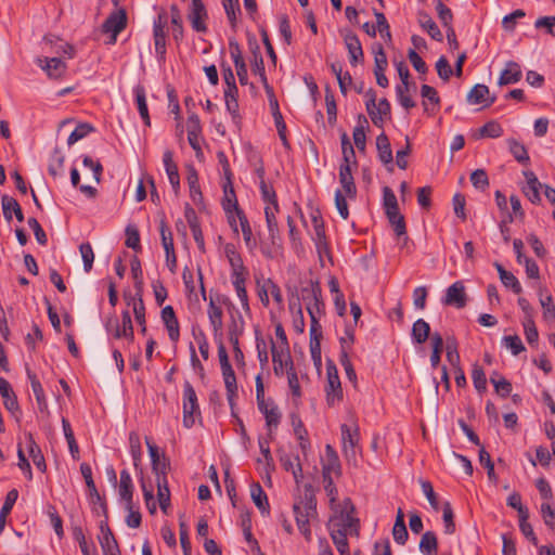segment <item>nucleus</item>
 <instances>
[{
	"label": "nucleus",
	"instance_id": "nucleus-1",
	"mask_svg": "<svg viewBox=\"0 0 555 555\" xmlns=\"http://www.w3.org/2000/svg\"><path fill=\"white\" fill-rule=\"evenodd\" d=\"M354 512L352 501L347 498L343 501L339 512L327 522L330 535L339 555H349V535L359 537L360 520L353 516Z\"/></svg>",
	"mask_w": 555,
	"mask_h": 555
},
{
	"label": "nucleus",
	"instance_id": "nucleus-2",
	"mask_svg": "<svg viewBox=\"0 0 555 555\" xmlns=\"http://www.w3.org/2000/svg\"><path fill=\"white\" fill-rule=\"evenodd\" d=\"M296 525L307 541L311 540L310 520L317 516V499L311 487H306L302 496L293 505Z\"/></svg>",
	"mask_w": 555,
	"mask_h": 555
},
{
	"label": "nucleus",
	"instance_id": "nucleus-3",
	"mask_svg": "<svg viewBox=\"0 0 555 555\" xmlns=\"http://www.w3.org/2000/svg\"><path fill=\"white\" fill-rule=\"evenodd\" d=\"M201 416V410L197 402L196 392L190 382L183 385V425L191 428L197 417Z\"/></svg>",
	"mask_w": 555,
	"mask_h": 555
},
{
	"label": "nucleus",
	"instance_id": "nucleus-4",
	"mask_svg": "<svg viewBox=\"0 0 555 555\" xmlns=\"http://www.w3.org/2000/svg\"><path fill=\"white\" fill-rule=\"evenodd\" d=\"M301 299L309 315H322L324 313V302L322 301V291L319 283L311 282L309 286L302 287Z\"/></svg>",
	"mask_w": 555,
	"mask_h": 555
},
{
	"label": "nucleus",
	"instance_id": "nucleus-5",
	"mask_svg": "<svg viewBox=\"0 0 555 555\" xmlns=\"http://www.w3.org/2000/svg\"><path fill=\"white\" fill-rule=\"evenodd\" d=\"M127 12L122 8L112 12L107 16L102 25V31L111 35L109 44L116 43L117 36L127 27Z\"/></svg>",
	"mask_w": 555,
	"mask_h": 555
},
{
	"label": "nucleus",
	"instance_id": "nucleus-6",
	"mask_svg": "<svg viewBox=\"0 0 555 555\" xmlns=\"http://www.w3.org/2000/svg\"><path fill=\"white\" fill-rule=\"evenodd\" d=\"M326 401L328 405H334L343 399V389L337 367L332 361H328L326 364Z\"/></svg>",
	"mask_w": 555,
	"mask_h": 555
},
{
	"label": "nucleus",
	"instance_id": "nucleus-7",
	"mask_svg": "<svg viewBox=\"0 0 555 555\" xmlns=\"http://www.w3.org/2000/svg\"><path fill=\"white\" fill-rule=\"evenodd\" d=\"M343 451L348 462L356 461L357 448L360 439L359 428L357 425L343 424L340 426Z\"/></svg>",
	"mask_w": 555,
	"mask_h": 555
},
{
	"label": "nucleus",
	"instance_id": "nucleus-8",
	"mask_svg": "<svg viewBox=\"0 0 555 555\" xmlns=\"http://www.w3.org/2000/svg\"><path fill=\"white\" fill-rule=\"evenodd\" d=\"M208 18L207 10L202 0H191V5L188 13V20L191 23L193 30L196 33H206Z\"/></svg>",
	"mask_w": 555,
	"mask_h": 555
},
{
	"label": "nucleus",
	"instance_id": "nucleus-9",
	"mask_svg": "<svg viewBox=\"0 0 555 555\" xmlns=\"http://www.w3.org/2000/svg\"><path fill=\"white\" fill-rule=\"evenodd\" d=\"M167 15L165 12L160 13L153 24V37L155 44V53L158 60H165L166 55V33Z\"/></svg>",
	"mask_w": 555,
	"mask_h": 555
},
{
	"label": "nucleus",
	"instance_id": "nucleus-10",
	"mask_svg": "<svg viewBox=\"0 0 555 555\" xmlns=\"http://www.w3.org/2000/svg\"><path fill=\"white\" fill-rule=\"evenodd\" d=\"M271 353L275 375L282 376L284 371L287 372L294 367V363L289 354V349L278 348L276 345L271 341Z\"/></svg>",
	"mask_w": 555,
	"mask_h": 555
},
{
	"label": "nucleus",
	"instance_id": "nucleus-11",
	"mask_svg": "<svg viewBox=\"0 0 555 555\" xmlns=\"http://www.w3.org/2000/svg\"><path fill=\"white\" fill-rule=\"evenodd\" d=\"M149 454L152 462V470L155 477L166 476L169 469V462L165 454H160L156 444H154L149 438H145Z\"/></svg>",
	"mask_w": 555,
	"mask_h": 555
},
{
	"label": "nucleus",
	"instance_id": "nucleus-12",
	"mask_svg": "<svg viewBox=\"0 0 555 555\" xmlns=\"http://www.w3.org/2000/svg\"><path fill=\"white\" fill-rule=\"evenodd\" d=\"M442 301L447 306H453L457 309L464 308L467 301L464 284L457 281L450 285Z\"/></svg>",
	"mask_w": 555,
	"mask_h": 555
},
{
	"label": "nucleus",
	"instance_id": "nucleus-13",
	"mask_svg": "<svg viewBox=\"0 0 555 555\" xmlns=\"http://www.w3.org/2000/svg\"><path fill=\"white\" fill-rule=\"evenodd\" d=\"M357 162L346 163V160H343V163L339 166V182L346 196L350 198H354L357 195V186L354 184L351 169L352 166L357 167Z\"/></svg>",
	"mask_w": 555,
	"mask_h": 555
},
{
	"label": "nucleus",
	"instance_id": "nucleus-14",
	"mask_svg": "<svg viewBox=\"0 0 555 555\" xmlns=\"http://www.w3.org/2000/svg\"><path fill=\"white\" fill-rule=\"evenodd\" d=\"M101 534L99 535V542L103 551V555H120L118 543L107 526L106 522L100 524Z\"/></svg>",
	"mask_w": 555,
	"mask_h": 555
},
{
	"label": "nucleus",
	"instance_id": "nucleus-15",
	"mask_svg": "<svg viewBox=\"0 0 555 555\" xmlns=\"http://www.w3.org/2000/svg\"><path fill=\"white\" fill-rule=\"evenodd\" d=\"M344 41L349 54V61L352 66L363 61L364 54L358 36L352 31L344 35Z\"/></svg>",
	"mask_w": 555,
	"mask_h": 555
},
{
	"label": "nucleus",
	"instance_id": "nucleus-16",
	"mask_svg": "<svg viewBox=\"0 0 555 555\" xmlns=\"http://www.w3.org/2000/svg\"><path fill=\"white\" fill-rule=\"evenodd\" d=\"M489 94V88L486 85L478 83L467 93L466 101L470 105L482 104L483 106H490L494 103L495 96L490 98Z\"/></svg>",
	"mask_w": 555,
	"mask_h": 555
},
{
	"label": "nucleus",
	"instance_id": "nucleus-17",
	"mask_svg": "<svg viewBox=\"0 0 555 555\" xmlns=\"http://www.w3.org/2000/svg\"><path fill=\"white\" fill-rule=\"evenodd\" d=\"M522 77L521 67L517 62L508 61L505 64V67L501 72V75L498 80L499 86H507L514 85L520 81Z\"/></svg>",
	"mask_w": 555,
	"mask_h": 555
},
{
	"label": "nucleus",
	"instance_id": "nucleus-18",
	"mask_svg": "<svg viewBox=\"0 0 555 555\" xmlns=\"http://www.w3.org/2000/svg\"><path fill=\"white\" fill-rule=\"evenodd\" d=\"M524 175L526 178V185L522 188L524 194L532 204H539L541 202L540 189L543 188L542 183L532 171H525Z\"/></svg>",
	"mask_w": 555,
	"mask_h": 555
},
{
	"label": "nucleus",
	"instance_id": "nucleus-19",
	"mask_svg": "<svg viewBox=\"0 0 555 555\" xmlns=\"http://www.w3.org/2000/svg\"><path fill=\"white\" fill-rule=\"evenodd\" d=\"M162 320L168 331L170 340L177 343L180 337L179 322L171 306H166L163 308Z\"/></svg>",
	"mask_w": 555,
	"mask_h": 555
},
{
	"label": "nucleus",
	"instance_id": "nucleus-20",
	"mask_svg": "<svg viewBox=\"0 0 555 555\" xmlns=\"http://www.w3.org/2000/svg\"><path fill=\"white\" fill-rule=\"evenodd\" d=\"M128 306H132L134 319L141 327V332H146L145 325V307L141 294L137 293L134 296H126Z\"/></svg>",
	"mask_w": 555,
	"mask_h": 555
},
{
	"label": "nucleus",
	"instance_id": "nucleus-21",
	"mask_svg": "<svg viewBox=\"0 0 555 555\" xmlns=\"http://www.w3.org/2000/svg\"><path fill=\"white\" fill-rule=\"evenodd\" d=\"M335 474L339 476L341 473L340 462L337 452L331 444L325 446V460L322 464V474Z\"/></svg>",
	"mask_w": 555,
	"mask_h": 555
},
{
	"label": "nucleus",
	"instance_id": "nucleus-22",
	"mask_svg": "<svg viewBox=\"0 0 555 555\" xmlns=\"http://www.w3.org/2000/svg\"><path fill=\"white\" fill-rule=\"evenodd\" d=\"M40 67L47 72L50 78L59 79L66 72V64L59 57H46L44 60H39Z\"/></svg>",
	"mask_w": 555,
	"mask_h": 555
},
{
	"label": "nucleus",
	"instance_id": "nucleus-23",
	"mask_svg": "<svg viewBox=\"0 0 555 555\" xmlns=\"http://www.w3.org/2000/svg\"><path fill=\"white\" fill-rule=\"evenodd\" d=\"M163 163L165 166L166 173L168 176V180L177 193L180 188V177L178 172V167L176 163L173 162V154L171 151L167 150L165 151L163 155Z\"/></svg>",
	"mask_w": 555,
	"mask_h": 555
},
{
	"label": "nucleus",
	"instance_id": "nucleus-24",
	"mask_svg": "<svg viewBox=\"0 0 555 555\" xmlns=\"http://www.w3.org/2000/svg\"><path fill=\"white\" fill-rule=\"evenodd\" d=\"M25 439L29 456L31 457L35 466L40 472L44 473L47 470V464L40 447L36 443L34 436L30 433L25 435Z\"/></svg>",
	"mask_w": 555,
	"mask_h": 555
},
{
	"label": "nucleus",
	"instance_id": "nucleus-25",
	"mask_svg": "<svg viewBox=\"0 0 555 555\" xmlns=\"http://www.w3.org/2000/svg\"><path fill=\"white\" fill-rule=\"evenodd\" d=\"M201 120L197 114L192 113L188 118V141L193 150L199 151Z\"/></svg>",
	"mask_w": 555,
	"mask_h": 555
},
{
	"label": "nucleus",
	"instance_id": "nucleus-26",
	"mask_svg": "<svg viewBox=\"0 0 555 555\" xmlns=\"http://www.w3.org/2000/svg\"><path fill=\"white\" fill-rule=\"evenodd\" d=\"M224 254L231 268V275L247 272L243 259L233 244L224 246Z\"/></svg>",
	"mask_w": 555,
	"mask_h": 555
},
{
	"label": "nucleus",
	"instance_id": "nucleus-27",
	"mask_svg": "<svg viewBox=\"0 0 555 555\" xmlns=\"http://www.w3.org/2000/svg\"><path fill=\"white\" fill-rule=\"evenodd\" d=\"M258 409L264 415L266 424L271 429V427H278L281 420V413L279 408L273 403H267L264 400H260L257 402Z\"/></svg>",
	"mask_w": 555,
	"mask_h": 555
},
{
	"label": "nucleus",
	"instance_id": "nucleus-28",
	"mask_svg": "<svg viewBox=\"0 0 555 555\" xmlns=\"http://www.w3.org/2000/svg\"><path fill=\"white\" fill-rule=\"evenodd\" d=\"M1 205H2V211L5 220L10 222L12 220V212H14L17 221L23 222L24 221V214L22 211V208L18 204V202L9 196L3 195L1 198Z\"/></svg>",
	"mask_w": 555,
	"mask_h": 555
},
{
	"label": "nucleus",
	"instance_id": "nucleus-29",
	"mask_svg": "<svg viewBox=\"0 0 555 555\" xmlns=\"http://www.w3.org/2000/svg\"><path fill=\"white\" fill-rule=\"evenodd\" d=\"M246 276L247 272L231 275V281L236 292V295L241 301L244 311L249 312L248 295L246 291Z\"/></svg>",
	"mask_w": 555,
	"mask_h": 555
},
{
	"label": "nucleus",
	"instance_id": "nucleus-30",
	"mask_svg": "<svg viewBox=\"0 0 555 555\" xmlns=\"http://www.w3.org/2000/svg\"><path fill=\"white\" fill-rule=\"evenodd\" d=\"M0 395L3 398V404L8 411L12 413L18 411L17 398L10 383L3 377H0Z\"/></svg>",
	"mask_w": 555,
	"mask_h": 555
},
{
	"label": "nucleus",
	"instance_id": "nucleus-31",
	"mask_svg": "<svg viewBox=\"0 0 555 555\" xmlns=\"http://www.w3.org/2000/svg\"><path fill=\"white\" fill-rule=\"evenodd\" d=\"M279 211V205L266 206L264 216L266 222L271 238V243L274 246L276 241L280 238V231L275 214Z\"/></svg>",
	"mask_w": 555,
	"mask_h": 555
},
{
	"label": "nucleus",
	"instance_id": "nucleus-32",
	"mask_svg": "<svg viewBox=\"0 0 555 555\" xmlns=\"http://www.w3.org/2000/svg\"><path fill=\"white\" fill-rule=\"evenodd\" d=\"M133 95L139 114L146 126L151 125L149 108L146 103V92L142 85H137L133 88Z\"/></svg>",
	"mask_w": 555,
	"mask_h": 555
},
{
	"label": "nucleus",
	"instance_id": "nucleus-33",
	"mask_svg": "<svg viewBox=\"0 0 555 555\" xmlns=\"http://www.w3.org/2000/svg\"><path fill=\"white\" fill-rule=\"evenodd\" d=\"M222 207L227 214L234 210L236 216H238V210H241L230 178H228V181L223 184Z\"/></svg>",
	"mask_w": 555,
	"mask_h": 555
},
{
	"label": "nucleus",
	"instance_id": "nucleus-34",
	"mask_svg": "<svg viewBox=\"0 0 555 555\" xmlns=\"http://www.w3.org/2000/svg\"><path fill=\"white\" fill-rule=\"evenodd\" d=\"M417 20H418L421 27L424 30H426L427 34L434 40L442 41V39H443L442 34H441L439 27L437 26V24L435 23V21L431 18V16L428 13H426L424 11H420L417 14Z\"/></svg>",
	"mask_w": 555,
	"mask_h": 555
},
{
	"label": "nucleus",
	"instance_id": "nucleus-35",
	"mask_svg": "<svg viewBox=\"0 0 555 555\" xmlns=\"http://www.w3.org/2000/svg\"><path fill=\"white\" fill-rule=\"evenodd\" d=\"M121 320H122L121 326L118 325V323L116 322V326H115V331H114L113 335L117 339L125 337V338L129 339L130 341H132L134 338V334H133L131 315L128 310H124L121 312Z\"/></svg>",
	"mask_w": 555,
	"mask_h": 555
},
{
	"label": "nucleus",
	"instance_id": "nucleus-36",
	"mask_svg": "<svg viewBox=\"0 0 555 555\" xmlns=\"http://www.w3.org/2000/svg\"><path fill=\"white\" fill-rule=\"evenodd\" d=\"M207 313H208L209 323L214 330L215 336L220 335L222 325H223V322H222L223 312H222L221 307L216 305L212 297H210Z\"/></svg>",
	"mask_w": 555,
	"mask_h": 555
},
{
	"label": "nucleus",
	"instance_id": "nucleus-37",
	"mask_svg": "<svg viewBox=\"0 0 555 555\" xmlns=\"http://www.w3.org/2000/svg\"><path fill=\"white\" fill-rule=\"evenodd\" d=\"M250 496L261 514H269L270 506L268 496L259 482H253L250 485Z\"/></svg>",
	"mask_w": 555,
	"mask_h": 555
},
{
	"label": "nucleus",
	"instance_id": "nucleus-38",
	"mask_svg": "<svg viewBox=\"0 0 555 555\" xmlns=\"http://www.w3.org/2000/svg\"><path fill=\"white\" fill-rule=\"evenodd\" d=\"M387 219L392 227L396 235L398 237L404 236V240L406 241V228H405V220L403 215L400 214L399 208L395 210H388L385 211Z\"/></svg>",
	"mask_w": 555,
	"mask_h": 555
},
{
	"label": "nucleus",
	"instance_id": "nucleus-39",
	"mask_svg": "<svg viewBox=\"0 0 555 555\" xmlns=\"http://www.w3.org/2000/svg\"><path fill=\"white\" fill-rule=\"evenodd\" d=\"M156 483L159 507L164 513H166L167 508L170 506V490L168 487L167 475L156 477Z\"/></svg>",
	"mask_w": 555,
	"mask_h": 555
},
{
	"label": "nucleus",
	"instance_id": "nucleus-40",
	"mask_svg": "<svg viewBox=\"0 0 555 555\" xmlns=\"http://www.w3.org/2000/svg\"><path fill=\"white\" fill-rule=\"evenodd\" d=\"M369 127V121L366 117L362 114L358 116V122L357 126L353 129V141L359 151L365 150V142H366V135H365V129Z\"/></svg>",
	"mask_w": 555,
	"mask_h": 555
},
{
	"label": "nucleus",
	"instance_id": "nucleus-41",
	"mask_svg": "<svg viewBox=\"0 0 555 555\" xmlns=\"http://www.w3.org/2000/svg\"><path fill=\"white\" fill-rule=\"evenodd\" d=\"M429 335L430 326L425 320L418 319L413 323L411 333L413 343L418 345L424 344L428 339Z\"/></svg>",
	"mask_w": 555,
	"mask_h": 555
},
{
	"label": "nucleus",
	"instance_id": "nucleus-42",
	"mask_svg": "<svg viewBox=\"0 0 555 555\" xmlns=\"http://www.w3.org/2000/svg\"><path fill=\"white\" fill-rule=\"evenodd\" d=\"M132 492L133 485L131 476L128 470L124 469L120 472L119 495L127 505H132Z\"/></svg>",
	"mask_w": 555,
	"mask_h": 555
},
{
	"label": "nucleus",
	"instance_id": "nucleus-43",
	"mask_svg": "<svg viewBox=\"0 0 555 555\" xmlns=\"http://www.w3.org/2000/svg\"><path fill=\"white\" fill-rule=\"evenodd\" d=\"M188 184L190 189V196L195 204L203 203V194L198 183V176L194 167H190L188 170Z\"/></svg>",
	"mask_w": 555,
	"mask_h": 555
},
{
	"label": "nucleus",
	"instance_id": "nucleus-44",
	"mask_svg": "<svg viewBox=\"0 0 555 555\" xmlns=\"http://www.w3.org/2000/svg\"><path fill=\"white\" fill-rule=\"evenodd\" d=\"M378 158L384 164L392 163V151L387 135L383 132L376 138Z\"/></svg>",
	"mask_w": 555,
	"mask_h": 555
},
{
	"label": "nucleus",
	"instance_id": "nucleus-45",
	"mask_svg": "<svg viewBox=\"0 0 555 555\" xmlns=\"http://www.w3.org/2000/svg\"><path fill=\"white\" fill-rule=\"evenodd\" d=\"M292 425L294 427V434L297 437V439L300 441V449L304 453H306V450L309 448L310 443L307 439V430L300 420V417L297 414L291 415Z\"/></svg>",
	"mask_w": 555,
	"mask_h": 555
},
{
	"label": "nucleus",
	"instance_id": "nucleus-46",
	"mask_svg": "<svg viewBox=\"0 0 555 555\" xmlns=\"http://www.w3.org/2000/svg\"><path fill=\"white\" fill-rule=\"evenodd\" d=\"M238 221H240V225H241V230H242V233H243V237H244V242L247 246V248L253 251L256 246H257V242L256 240L253 237V232H251V228H250V224H249V221L246 217V215L244 214L243 210H238Z\"/></svg>",
	"mask_w": 555,
	"mask_h": 555
},
{
	"label": "nucleus",
	"instance_id": "nucleus-47",
	"mask_svg": "<svg viewBox=\"0 0 555 555\" xmlns=\"http://www.w3.org/2000/svg\"><path fill=\"white\" fill-rule=\"evenodd\" d=\"M392 537L398 544H404L409 537L404 522V515L401 509L398 511L396 517V521L392 528Z\"/></svg>",
	"mask_w": 555,
	"mask_h": 555
},
{
	"label": "nucleus",
	"instance_id": "nucleus-48",
	"mask_svg": "<svg viewBox=\"0 0 555 555\" xmlns=\"http://www.w3.org/2000/svg\"><path fill=\"white\" fill-rule=\"evenodd\" d=\"M438 541L436 533L426 531L420 542V551L423 555H437Z\"/></svg>",
	"mask_w": 555,
	"mask_h": 555
},
{
	"label": "nucleus",
	"instance_id": "nucleus-49",
	"mask_svg": "<svg viewBox=\"0 0 555 555\" xmlns=\"http://www.w3.org/2000/svg\"><path fill=\"white\" fill-rule=\"evenodd\" d=\"M27 377L30 382L31 389H33V392L37 400V403H38L39 408L42 409L43 406L47 405V400H46V396H44V391L41 386V383L37 378L36 374L29 370H27Z\"/></svg>",
	"mask_w": 555,
	"mask_h": 555
},
{
	"label": "nucleus",
	"instance_id": "nucleus-50",
	"mask_svg": "<svg viewBox=\"0 0 555 555\" xmlns=\"http://www.w3.org/2000/svg\"><path fill=\"white\" fill-rule=\"evenodd\" d=\"M490 382L494 386V389L498 395H500L503 398H506L512 392V384L504 377L499 376L498 373H494L490 377Z\"/></svg>",
	"mask_w": 555,
	"mask_h": 555
},
{
	"label": "nucleus",
	"instance_id": "nucleus-51",
	"mask_svg": "<svg viewBox=\"0 0 555 555\" xmlns=\"http://www.w3.org/2000/svg\"><path fill=\"white\" fill-rule=\"evenodd\" d=\"M365 96L367 98V101L365 103L367 114L370 115L373 124L377 127L383 126V120L380 116H376L375 108H376V92L373 89H370Z\"/></svg>",
	"mask_w": 555,
	"mask_h": 555
},
{
	"label": "nucleus",
	"instance_id": "nucleus-52",
	"mask_svg": "<svg viewBox=\"0 0 555 555\" xmlns=\"http://www.w3.org/2000/svg\"><path fill=\"white\" fill-rule=\"evenodd\" d=\"M222 5L230 25L235 28L237 15L241 13L238 0H222Z\"/></svg>",
	"mask_w": 555,
	"mask_h": 555
},
{
	"label": "nucleus",
	"instance_id": "nucleus-53",
	"mask_svg": "<svg viewBox=\"0 0 555 555\" xmlns=\"http://www.w3.org/2000/svg\"><path fill=\"white\" fill-rule=\"evenodd\" d=\"M508 147L512 155L515 157V159L521 164H526L529 162V156L527 149L524 144L516 141L515 139H509L508 141Z\"/></svg>",
	"mask_w": 555,
	"mask_h": 555
},
{
	"label": "nucleus",
	"instance_id": "nucleus-54",
	"mask_svg": "<svg viewBox=\"0 0 555 555\" xmlns=\"http://www.w3.org/2000/svg\"><path fill=\"white\" fill-rule=\"evenodd\" d=\"M237 93V88H235L234 91H232V88H225L224 90L225 106L233 118L237 117L238 112Z\"/></svg>",
	"mask_w": 555,
	"mask_h": 555
},
{
	"label": "nucleus",
	"instance_id": "nucleus-55",
	"mask_svg": "<svg viewBox=\"0 0 555 555\" xmlns=\"http://www.w3.org/2000/svg\"><path fill=\"white\" fill-rule=\"evenodd\" d=\"M345 339L340 338V345H341V351L339 361L343 367L345 369L346 375L349 378V380L354 382L357 379L356 371L352 366V363L348 357L347 349L344 347Z\"/></svg>",
	"mask_w": 555,
	"mask_h": 555
},
{
	"label": "nucleus",
	"instance_id": "nucleus-56",
	"mask_svg": "<svg viewBox=\"0 0 555 555\" xmlns=\"http://www.w3.org/2000/svg\"><path fill=\"white\" fill-rule=\"evenodd\" d=\"M374 53V73L385 72L388 65L386 53L382 44L377 43L373 47Z\"/></svg>",
	"mask_w": 555,
	"mask_h": 555
},
{
	"label": "nucleus",
	"instance_id": "nucleus-57",
	"mask_svg": "<svg viewBox=\"0 0 555 555\" xmlns=\"http://www.w3.org/2000/svg\"><path fill=\"white\" fill-rule=\"evenodd\" d=\"M325 103H326V114L327 120L331 125L336 122L337 119V106L335 102L334 94L330 87L325 89Z\"/></svg>",
	"mask_w": 555,
	"mask_h": 555
},
{
	"label": "nucleus",
	"instance_id": "nucleus-58",
	"mask_svg": "<svg viewBox=\"0 0 555 555\" xmlns=\"http://www.w3.org/2000/svg\"><path fill=\"white\" fill-rule=\"evenodd\" d=\"M94 130V128L90 125V124H87V122H83V124H79L75 129L74 131L69 134L68 139H67V144L68 145H73L75 144L76 142H78L79 140L83 139L85 137H87L90 132H92Z\"/></svg>",
	"mask_w": 555,
	"mask_h": 555
},
{
	"label": "nucleus",
	"instance_id": "nucleus-59",
	"mask_svg": "<svg viewBox=\"0 0 555 555\" xmlns=\"http://www.w3.org/2000/svg\"><path fill=\"white\" fill-rule=\"evenodd\" d=\"M435 8H436L438 17L441 21L442 25L446 28L452 27V21H453L452 11L441 0H437L435 2Z\"/></svg>",
	"mask_w": 555,
	"mask_h": 555
},
{
	"label": "nucleus",
	"instance_id": "nucleus-60",
	"mask_svg": "<svg viewBox=\"0 0 555 555\" xmlns=\"http://www.w3.org/2000/svg\"><path fill=\"white\" fill-rule=\"evenodd\" d=\"M126 246L138 251L141 249L140 234L135 225L129 224L126 228Z\"/></svg>",
	"mask_w": 555,
	"mask_h": 555
},
{
	"label": "nucleus",
	"instance_id": "nucleus-61",
	"mask_svg": "<svg viewBox=\"0 0 555 555\" xmlns=\"http://www.w3.org/2000/svg\"><path fill=\"white\" fill-rule=\"evenodd\" d=\"M73 537L78 542L82 555H91V551H95V546L92 543H88L86 535L80 527L74 528Z\"/></svg>",
	"mask_w": 555,
	"mask_h": 555
},
{
	"label": "nucleus",
	"instance_id": "nucleus-62",
	"mask_svg": "<svg viewBox=\"0 0 555 555\" xmlns=\"http://www.w3.org/2000/svg\"><path fill=\"white\" fill-rule=\"evenodd\" d=\"M472 378L474 386L478 392H482L487 389V378L481 366L474 364Z\"/></svg>",
	"mask_w": 555,
	"mask_h": 555
},
{
	"label": "nucleus",
	"instance_id": "nucleus-63",
	"mask_svg": "<svg viewBox=\"0 0 555 555\" xmlns=\"http://www.w3.org/2000/svg\"><path fill=\"white\" fill-rule=\"evenodd\" d=\"M525 335L528 344L533 345L538 343L539 333L532 317H526L522 322Z\"/></svg>",
	"mask_w": 555,
	"mask_h": 555
},
{
	"label": "nucleus",
	"instance_id": "nucleus-64",
	"mask_svg": "<svg viewBox=\"0 0 555 555\" xmlns=\"http://www.w3.org/2000/svg\"><path fill=\"white\" fill-rule=\"evenodd\" d=\"M479 133L483 138H499L503 134V129L501 125L494 120L488 121L485 124L480 130Z\"/></svg>",
	"mask_w": 555,
	"mask_h": 555
}]
</instances>
